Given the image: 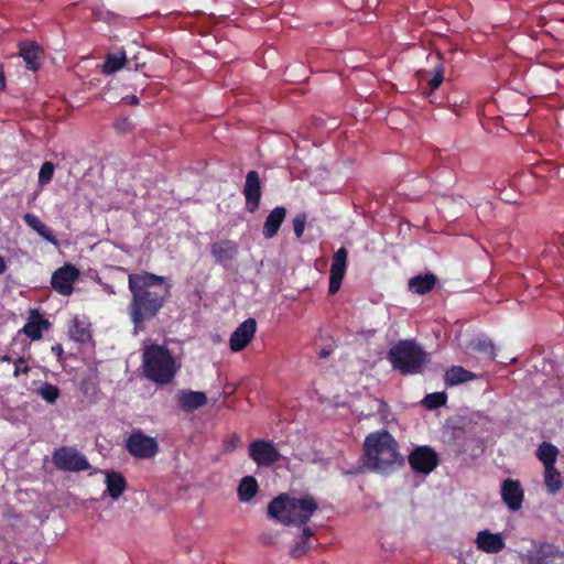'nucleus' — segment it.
<instances>
[{"label": "nucleus", "mask_w": 564, "mask_h": 564, "mask_svg": "<svg viewBox=\"0 0 564 564\" xmlns=\"http://www.w3.org/2000/svg\"><path fill=\"white\" fill-rule=\"evenodd\" d=\"M248 456L260 468H270L282 459L274 442L257 438L248 445Z\"/></svg>", "instance_id": "0eeeda50"}, {"label": "nucleus", "mask_w": 564, "mask_h": 564, "mask_svg": "<svg viewBox=\"0 0 564 564\" xmlns=\"http://www.w3.org/2000/svg\"><path fill=\"white\" fill-rule=\"evenodd\" d=\"M388 361L401 375L414 376L422 372L423 367L430 362V357L415 341L402 339L389 348Z\"/></svg>", "instance_id": "39448f33"}, {"label": "nucleus", "mask_w": 564, "mask_h": 564, "mask_svg": "<svg viewBox=\"0 0 564 564\" xmlns=\"http://www.w3.org/2000/svg\"><path fill=\"white\" fill-rule=\"evenodd\" d=\"M408 464L415 473L430 475L438 465V456L431 446H417L408 455Z\"/></svg>", "instance_id": "9d476101"}, {"label": "nucleus", "mask_w": 564, "mask_h": 564, "mask_svg": "<svg viewBox=\"0 0 564 564\" xmlns=\"http://www.w3.org/2000/svg\"><path fill=\"white\" fill-rule=\"evenodd\" d=\"M106 494L112 500H117L127 490V479L122 474L111 470L106 473L105 477Z\"/></svg>", "instance_id": "5701e85b"}, {"label": "nucleus", "mask_w": 564, "mask_h": 564, "mask_svg": "<svg viewBox=\"0 0 564 564\" xmlns=\"http://www.w3.org/2000/svg\"><path fill=\"white\" fill-rule=\"evenodd\" d=\"M257 330V321L254 317H248L243 323L238 325L236 330L230 334L229 348L232 352L242 351L252 340Z\"/></svg>", "instance_id": "ddd939ff"}, {"label": "nucleus", "mask_w": 564, "mask_h": 564, "mask_svg": "<svg viewBox=\"0 0 564 564\" xmlns=\"http://www.w3.org/2000/svg\"><path fill=\"white\" fill-rule=\"evenodd\" d=\"M51 350H52V354H54L56 357H58V359H61V357L64 354L63 346L59 344L52 346Z\"/></svg>", "instance_id": "a19ab883"}, {"label": "nucleus", "mask_w": 564, "mask_h": 564, "mask_svg": "<svg viewBox=\"0 0 564 564\" xmlns=\"http://www.w3.org/2000/svg\"><path fill=\"white\" fill-rule=\"evenodd\" d=\"M475 544L476 549L486 554H498L506 547L501 533L490 530L479 531Z\"/></svg>", "instance_id": "f3484780"}, {"label": "nucleus", "mask_w": 564, "mask_h": 564, "mask_svg": "<svg viewBox=\"0 0 564 564\" xmlns=\"http://www.w3.org/2000/svg\"><path fill=\"white\" fill-rule=\"evenodd\" d=\"M535 455L544 467L555 466L558 448L554 444L543 441L539 448H536Z\"/></svg>", "instance_id": "bb28decb"}, {"label": "nucleus", "mask_w": 564, "mask_h": 564, "mask_svg": "<svg viewBox=\"0 0 564 564\" xmlns=\"http://www.w3.org/2000/svg\"><path fill=\"white\" fill-rule=\"evenodd\" d=\"M48 328V321L43 318L36 310H32V312H30L28 324L22 327V333H24L30 340H41L42 332L47 330Z\"/></svg>", "instance_id": "aec40b11"}, {"label": "nucleus", "mask_w": 564, "mask_h": 564, "mask_svg": "<svg viewBox=\"0 0 564 564\" xmlns=\"http://www.w3.org/2000/svg\"><path fill=\"white\" fill-rule=\"evenodd\" d=\"M347 249L341 247L332 257L330 271H328V294L339 292L340 284L347 271Z\"/></svg>", "instance_id": "f8f14e48"}, {"label": "nucleus", "mask_w": 564, "mask_h": 564, "mask_svg": "<svg viewBox=\"0 0 564 564\" xmlns=\"http://www.w3.org/2000/svg\"><path fill=\"white\" fill-rule=\"evenodd\" d=\"M435 284H437V278L432 274V272L425 273V275L412 276V279L408 281V288L417 295L430 293L434 290Z\"/></svg>", "instance_id": "b1692460"}, {"label": "nucleus", "mask_w": 564, "mask_h": 564, "mask_svg": "<svg viewBox=\"0 0 564 564\" xmlns=\"http://www.w3.org/2000/svg\"><path fill=\"white\" fill-rule=\"evenodd\" d=\"M112 127H115V130L119 133H127L132 129V124L129 121L128 117L116 119L115 124H112Z\"/></svg>", "instance_id": "58836bf2"}, {"label": "nucleus", "mask_w": 564, "mask_h": 564, "mask_svg": "<svg viewBox=\"0 0 564 564\" xmlns=\"http://www.w3.org/2000/svg\"><path fill=\"white\" fill-rule=\"evenodd\" d=\"M55 173V165L52 162H44L40 167V172H37V186L41 188L52 182L53 174Z\"/></svg>", "instance_id": "72a5a7b5"}, {"label": "nucleus", "mask_w": 564, "mask_h": 564, "mask_svg": "<svg viewBox=\"0 0 564 564\" xmlns=\"http://www.w3.org/2000/svg\"><path fill=\"white\" fill-rule=\"evenodd\" d=\"M238 254L237 242L231 240H218L210 245V256L215 263L228 268Z\"/></svg>", "instance_id": "2eb2a0df"}, {"label": "nucleus", "mask_w": 564, "mask_h": 564, "mask_svg": "<svg viewBox=\"0 0 564 564\" xmlns=\"http://www.w3.org/2000/svg\"><path fill=\"white\" fill-rule=\"evenodd\" d=\"M305 224H306L305 214H301L293 218L294 236H296L297 239L302 238L303 231L305 230Z\"/></svg>", "instance_id": "4c0bfd02"}, {"label": "nucleus", "mask_w": 564, "mask_h": 564, "mask_svg": "<svg viewBox=\"0 0 564 564\" xmlns=\"http://www.w3.org/2000/svg\"><path fill=\"white\" fill-rule=\"evenodd\" d=\"M314 536V531L310 527L302 528L300 538L294 542L290 549V556L294 560H300L311 550V539Z\"/></svg>", "instance_id": "a878e982"}, {"label": "nucleus", "mask_w": 564, "mask_h": 564, "mask_svg": "<svg viewBox=\"0 0 564 564\" xmlns=\"http://www.w3.org/2000/svg\"><path fill=\"white\" fill-rule=\"evenodd\" d=\"M243 195L247 210L251 214H254L258 209V206H260L261 198L260 176H258L257 171H250L247 173V180H245L243 186Z\"/></svg>", "instance_id": "4468645a"}, {"label": "nucleus", "mask_w": 564, "mask_h": 564, "mask_svg": "<svg viewBox=\"0 0 564 564\" xmlns=\"http://www.w3.org/2000/svg\"><path fill=\"white\" fill-rule=\"evenodd\" d=\"M177 368L173 356L163 345H150L143 350V375L150 381L165 386L176 376Z\"/></svg>", "instance_id": "20e7f679"}, {"label": "nucleus", "mask_w": 564, "mask_h": 564, "mask_svg": "<svg viewBox=\"0 0 564 564\" xmlns=\"http://www.w3.org/2000/svg\"><path fill=\"white\" fill-rule=\"evenodd\" d=\"M328 352L326 350L321 351L319 356L326 358Z\"/></svg>", "instance_id": "49530a36"}, {"label": "nucleus", "mask_w": 564, "mask_h": 564, "mask_svg": "<svg viewBox=\"0 0 564 564\" xmlns=\"http://www.w3.org/2000/svg\"><path fill=\"white\" fill-rule=\"evenodd\" d=\"M18 48H20L18 55L24 61L25 67H28L29 70L36 72L41 67L42 58L44 57L42 48L36 42L32 41L20 42Z\"/></svg>", "instance_id": "a211bd4d"}, {"label": "nucleus", "mask_w": 564, "mask_h": 564, "mask_svg": "<svg viewBox=\"0 0 564 564\" xmlns=\"http://www.w3.org/2000/svg\"><path fill=\"white\" fill-rule=\"evenodd\" d=\"M9 564H18L17 562H10Z\"/></svg>", "instance_id": "de8ad7c7"}, {"label": "nucleus", "mask_w": 564, "mask_h": 564, "mask_svg": "<svg viewBox=\"0 0 564 564\" xmlns=\"http://www.w3.org/2000/svg\"><path fill=\"white\" fill-rule=\"evenodd\" d=\"M7 88V79L4 78L3 65L0 63V90L3 91Z\"/></svg>", "instance_id": "79ce46f5"}, {"label": "nucleus", "mask_w": 564, "mask_h": 564, "mask_svg": "<svg viewBox=\"0 0 564 564\" xmlns=\"http://www.w3.org/2000/svg\"><path fill=\"white\" fill-rule=\"evenodd\" d=\"M37 395L44 400L47 404H55L56 400L59 398V389L48 382H44L43 386L37 388Z\"/></svg>", "instance_id": "473e14b6"}, {"label": "nucleus", "mask_w": 564, "mask_h": 564, "mask_svg": "<svg viewBox=\"0 0 564 564\" xmlns=\"http://www.w3.org/2000/svg\"><path fill=\"white\" fill-rule=\"evenodd\" d=\"M14 369H13V377L19 378L20 375H29L30 372V366L26 364V360L24 357H19L14 359Z\"/></svg>", "instance_id": "e433bc0d"}, {"label": "nucleus", "mask_w": 564, "mask_h": 564, "mask_svg": "<svg viewBox=\"0 0 564 564\" xmlns=\"http://www.w3.org/2000/svg\"><path fill=\"white\" fill-rule=\"evenodd\" d=\"M130 302L127 314L134 334L142 333L144 325L153 321L165 306L171 295V284L165 276L153 272H134L128 275Z\"/></svg>", "instance_id": "f257e3e1"}, {"label": "nucleus", "mask_w": 564, "mask_h": 564, "mask_svg": "<svg viewBox=\"0 0 564 564\" xmlns=\"http://www.w3.org/2000/svg\"><path fill=\"white\" fill-rule=\"evenodd\" d=\"M501 499L502 502L508 506L510 511L517 512L519 509H521L522 500L524 499V492L522 491L521 485L518 480L508 478L502 481Z\"/></svg>", "instance_id": "dca6fc26"}, {"label": "nucleus", "mask_w": 564, "mask_h": 564, "mask_svg": "<svg viewBox=\"0 0 564 564\" xmlns=\"http://www.w3.org/2000/svg\"><path fill=\"white\" fill-rule=\"evenodd\" d=\"M22 219H24L25 225H28L29 228L35 231L36 235H39L41 238L52 243V246L56 248L59 247V241L56 239V236L53 234V230L47 225L42 223L36 215L24 214V216H22Z\"/></svg>", "instance_id": "4be33fe9"}, {"label": "nucleus", "mask_w": 564, "mask_h": 564, "mask_svg": "<svg viewBox=\"0 0 564 564\" xmlns=\"http://www.w3.org/2000/svg\"><path fill=\"white\" fill-rule=\"evenodd\" d=\"M126 63L127 56L124 53L108 54L106 55L104 68H101V72H104L105 75H112L121 69Z\"/></svg>", "instance_id": "7c9ffc66"}, {"label": "nucleus", "mask_w": 564, "mask_h": 564, "mask_svg": "<svg viewBox=\"0 0 564 564\" xmlns=\"http://www.w3.org/2000/svg\"><path fill=\"white\" fill-rule=\"evenodd\" d=\"M79 276V270L72 263L57 268L52 274L51 286L58 294L68 296L74 292V283Z\"/></svg>", "instance_id": "9b49d317"}, {"label": "nucleus", "mask_w": 564, "mask_h": 564, "mask_svg": "<svg viewBox=\"0 0 564 564\" xmlns=\"http://www.w3.org/2000/svg\"><path fill=\"white\" fill-rule=\"evenodd\" d=\"M476 378L475 373L462 366H452L444 375L445 387H456Z\"/></svg>", "instance_id": "393cba45"}, {"label": "nucleus", "mask_w": 564, "mask_h": 564, "mask_svg": "<svg viewBox=\"0 0 564 564\" xmlns=\"http://www.w3.org/2000/svg\"><path fill=\"white\" fill-rule=\"evenodd\" d=\"M52 464L62 471H87L90 464L75 446H62L52 453Z\"/></svg>", "instance_id": "423d86ee"}, {"label": "nucleus", "mask_w": 564, "mask_h": 564, "mask_svg": "<svg viewBox=\"0 0 564 564\" xmlns=\"http://www.w3.org/2000/svg\"><path fill=\"white\" fill-rule=\"evenodd\" d=\"M317 511V502L311 495L301 498L281 494L268 503V517L283 525H305Z\"/></svg>", "instance_id": "7ed1b4c3"}, {"label": "nucleus", "mask_w": 564, "mask_h": 564, "mask_svg": "<svg viewBox=\"0 0 564 564\" xmlns=\"http://www.w3.org/2000/svg\"><path fill=\"white\" fill-rule=\"evenodd\" d=\"M446 400L448 397L445 392H431L423 398L422 404L426 410H437L445 405Z\"/></svg>", "instance_id": "2f4dec72"}, {"label": "nucleus", "mask_w": 564, "mask_h": 564, "mask_svg": "<svg viewBox=\"0 0 564 564\" xmlns=\"http://www.w3.org/2000/svg\"><path fill=\"white\" fill-rule=\"evenodd\" d=\"M284 217H286V208L278 206L264 219L262 235L265 239H272L279 232L280 227L283 224Z\"/></svg>", "instance_id": "412c9836"}, {"label": "nucleus", "mask_w": 564, "mask_h": 564, "mask_svg": "<svg viewBox=\"0 0 564 564\" xmlns=\"http://www.w3.org/2000/svg\"><path fill=\"white\" fill-rule=\"evenodd\" d=\"M258 492L257 479L253 476H246L241 478L240 485L237 488L238 500L241 502L251 501Z\"/></svg>", "instance_id": "cd10ccee"}, {"label": "nucleus", "mask_w": 564, "mask_h": 564, "mask_svg": "<svg viewBox=\"0 0 564 564\" xmlns=\"http://www.w3.org/2000/svg\"><path fill=\"white\" fill-rule=\"evenodd\" d=\"M365 455L369 468L383 475L404 466V457L398 452V443L387 431L366 436Z\"/></svg>", "instance_id": "f03ea898"}, {"label": "nucleus", "mask_w": 564, "mask_h": 564, "mask_svg": "<svg viewBox=\"0 0 564 564\" xmlns=\"http://www.w3.org/2000/svg\"><path fill=\"white\" fill-rule=\"evenodd\" d=\"M474 349L478 352L486 354L490 359H495V345L488 338H478L474 341Z\"/></svg>", "instance_id": "c9c22d12"}, {"label": "nucleus", "mask_w": 564, "mask_h": 564, "mask_svg": "<svg viewBox=\"0 0 564 564\" xmlns=\"http://www.w3.org/2000/svg\"><path fill=\"white\" fill-rule=\"evenodd\" d=\"M238 442H239L238 436L237 435H232V437H230V440L225 442V451L226 452H232L235 449V447H237Z\"/></svg>", "instance_id": "ea45409f"}, {"label": "nucleus", "mask_w": 564, "mask_h": 564, "mask_svg": "<svg viewBox=\"0 0 564 564\" xmlns=\"http://www.w3.org/2000/svg\"><path fill=\"white\" fill-rule=\"evenodd\" d=\"M7 271V262L2 256H0V275H2Z\"/></svg>", "instance_id": "37998d69"}, {"label": "nucleus", "mask_w": 564, "mask_h": 564, "mask_svg": "<svg viewBox=\"0 0 564 564\" xmlns=\"http://www.w3.org/2000/svg\"><path fill=\"white\" fill-rule=\"evenodd\" d=\"M0 360H1V362H13L14 364V359H12L10 357V355H2V356H0Z\"/></svg>", "instance_id": "c03bdc74"}, {"label": "nucleus", "mask_w": 564, "mask_h": 564, "mask_svg": "<svg viewBox=\"0 0 564 564\" xmlns=\"http://www.w3.org/2000/svg\"><path fill=\"white\" fill-rule=\"evenodd\" d=\"M544 486H546L547 491L552 495L558 492L563 487L560 471L555 466L544 467Z\"/></svg>", "instance_id": "c756f323"}, {"label": "nucleus", "mask_w": 564, "mask_h": 564, "mask_svg": "<svg viewBox=\"0 0 564 564\" xmlns=\"http://www.w3.org/2000/svg\"><path fill=\"white\" fill-rule=\"evenodd\" d=\"M562 557L563 551L556 544L531 540V549L520 555V561L523 564H554Z\"/></svg>", "instance_id": "6e6552de"}, {"label": "nucleus", "mask_w": 564, "mask_h": 564, "mask_svg": "<svg viewBox=\"0 0 564 564\" xmlns=\"http://www.w3.org/2000/svg\"><path fill=\"white\" fill-rule=\"evenodd\" d=\"M178 408L185 413H191L207 404V395L202 391L180 390L176 392Z\"/></svg>", "instance_id": "6ab92c4d"}, {"label": "nucleus", "mask_w": 564, "mask_h": 564, "mask_svg": "<svg viewBox=\"0 0 564 564\" xmlns=\"http://www.w3.org/2000/svg\"><path fill=\"white\" fill-rule=\"evenodd\" d=\"M69 334L70 338L77 343L85 344L90 340L89 325L78 317L74 318L73 326L69 328Z\"/></svg>", "instance_id": "c85d7f7f"}, {"label": "nucleus", "mask_w": 564, "mask_h": 564, "mask_svg": "<svg viewBox=\"0 0 564 564\" xmlns=\"http://www.w3.org/2000/svg\"><path fill=\"white\" fill-rule=\"evenodd\" d=\"M126 447L131 456L139 459L152 458L159 453L158 441L142 431H132L126 441Z\"/></svg>", "instance_id": "1a4fd4ad"}, {"label": "nucleus", "mask_w": 564, "mask_h": 564, "mask_svg": "<svg viewBox=\"0 0 564 564\" xmlns=\"http://www.w3.org/2000/svg\"><path fill=\"white\" fill-rule=\"evenodd\" d=\"M130 105H134V106H135V105H139V98H137V96H135V95H132V96L130 97Z\"/></svg>", "instance_id": "a18cd8bd"}, {"label": "nucleus", "mask_w": 564, "mask_h": 564, "mask_svg": "<svg viewBox=\"0 0 564 564\" xmlns=\"http://www.w3.org/2000/svg\"><path fill=\"white\" fill-rule=\"evenodd\" d=\"M422 80L426 82V85H429V88H430L431 93L437 90V88L443 83V68H442V66L437 65L436 67H434L433 73H431V76L429 78H426L422 74Z\"/></svg>", "instance_id": "f704fd0d"}]
</instances>
